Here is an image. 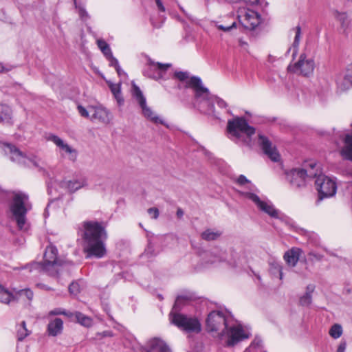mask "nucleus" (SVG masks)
Returning a JSON list of instances; mask_svg holds the SVG:
<instances>
[{
    "label": "nucleus",
    "mask_w": 352,
    "mask_h": 352,
    "mask_svg": "<svg viewBox=\"0 0 352 352\" xmlns=\"http://www.w3.org/2000/svg\"><path fill=\"white\" fill-rule=\"evenodd\" d=\"M206 325L210 331H221V338L227 346H234L249 337L240 324L230 326L219 311H213L208 314Z\"/></svg>",
    "instance_id": "1"
},
{
    "label": "nucleus",
    "mask_w": 352,
    "mask_h": 352,
    "mask_svg": "<svg viewBox=\"0 0 352 352\" xmlns=\"http://www.w3.org/2000/svg\"><path fill=\"white\" fill-rule=\"evenodd\" d=\"M82 226L84 251L87 254V258L104 257L107 254L105 241L107 239L105 226L98 221H86Z\"/></svg>",
    "instance_id": "2"
},
{
    "label": "nucleus",
    "mask_w": 352,
    "mask_h": 352,
    "mask_svg": "<svg viewBox=\"0 0 352 352\" xmlns=\"http://www.w3.org/2000/svg\"><path fill=\"white\" fill-rule=\"evenodd\" d=\"M189 300L190 298L187 296L177 297L173 310L170 313V320L171 323L187 332L198 333L201 331V324L197 318L176 313L183 305L186 304Z\"/></svg>",
    "instance_id": "3"
},
{
    "label": "nucleus",
    "mask_w": 352,
    "mask_h": 352,
    "mask_svg": "<svg viewBox=\"0 0 352 352\" xmlns=\"http://www.w3.org/2000/svg\"><path fill=\"white\" fill-rule=\"evenodd\" d=\"M187 86L194 91L195 106L204 113H213L214 111V106L212 104L213 95H211L208 89L203 85L201 78L197 76L191 77Z\"/></svg>",
    "instance_id": "4"
},
{
    "label": "nucleus",
    "mask_w": 352,
    "mask_h": 352,
    "mask_svg": "<svg viewBox=\"0 0 352 352\" xmlns=\"http://www.w3.org/2000/svg\"><path fill=\"white\" fill-rule=\"evenodd\" d=\"M227 131L230 138L236 143L252 145V136L255 134V129L250 126L244 118L236 117L229 120Z\"/></svg>",
    "instance_id": "5"
},
{
    "label": "nucleus",
    "mask_w": 352,
    "mask_h": 352,
    "mask_svg": "<svg viewBox=\"0 0 352 352\" xmlns=\"http://www.w3.org/2000/svg\"><path fill=\"white\" fill-rule=\"evenodd\" d=\"M32 208L29 202L28 196L23 192H15L10 204V210L12 212L17 226L20 230L25 228L26 223V213Z\"/></svg>",
    "instance_id": "6"
},
{
    "label": "nucleus",
    "mask_w": 352,
    "mask_h": 352,
    "mask_svg": "<svg viewBox=\"0 0 352 352\" xmlns=\"http://www.w3.org/2000/svg\"><path fill=\"white\" fill-rule=\"evenodd\" d=\"M316 166V163L311 162L305 168H294L287 173V179L294 187L304 186L307 179L317 176V170L314 169Z\"/></svg>",
    "instance_id": "7"
},
{
    "label": "nucleus",
    "mask_w": 352,
    "mask_h": 352,
    "mask_svg": "<svg viewBox=\"0 0 352 352\" xmlns=\"http://www.w3.org/2000/svg\"><path fill=\"white\" fill-rule=\"evenodd\" d=\"M58 250L56 247L49 245L46 248L44 254V261L43 263H34L25 267L30 268V272L32 269L40 270L47 272L51 275H54L58 272V266L60 264L57 262Z\"/></svg>",
    "instance_id": "8"
},
{
    "label": "nucleus",
    "mask_w": 352,
    "mask_h": 352,
    "mask_svg": "<svg viewBox=\"0 0 352 352\" xmlns=\"http://www.w3.org/2000/svg\"><path fill=\"white\" fill-rule=\"evenodd\" d=\"M317 170V176L315 184L316 189L318 191V201H320L324 198H328L335 195L336 192V184L331 178L324 175L319 174Z\"/></svg>",
    "instance_id": "9"
},
{
    "label": "nucleus",
    "mask_w": 352,
    "mask_h": 352,
    "mask_svg": "<svg viewBox=\"0 0 352 352\" xmlns=\"http://www.w3.org/2000/svg\"><path fill=\"white\" fill-rule=\"evenodd\" d=\"M2 148L3 149L5 154L10 156V159L16 163L19 164H23L25 166H30L31 164L35 167H38V161L35 157L32 158L28 157L21 151H20L15 146L3 143L2 144Z\"/></svg>",
    "instance_id": "10"
},
{
    "label": "nucleus",
    "mask_w": 352,
    "mask_h": 352,
    "mask_svg": "<svg viewBox=\"0 0 352 352\" xmlns=\"http://www.w3.org/2000/svg\"><path fill=\"white\" fill-rule=\"evenodd\" d=\"M132 93L133 96L135 97L139 105L140 106L144 117L154 123H160L163 125H166L164 120L156 116L151 110V109L146 105L145 97L144 96L139 87L135 84L133 85Z\"/></svg>",
    "instance_id": "11"
},
{
    "label": "nucleus",
    "mask_w": 352,
    "mask_h": 352,
    "mask_svg": "<svg viewBox=\"0 0 352 352\" xmlns=\"http://www.w3.org/2000/svg\"><path fill=\"white\" fill-rule=\"evenodd\" d=\"M46 139L48 141L52 142L58 148V151L61 157H67L72 162L76 160L78 156L77 151L63 139L52 133H50Z\"/></svg>",
    "instance_id": "12"
},
{
    "label": "nucleus",
    "mask_w": 352,
    "mask_h": 352,
    "mask_svg": "<svg viewBox=\"0 0 352 352\" xmlns=\"http://www.w3.org/2000/svg\"><path fill=\"white\" fill-rule=\"evenodd\" d=\"M171 66L170 64H162L148 60L146 67L144 70V75L156 80L168 78L166 71Z\"/></svg>",
    "instance_id": "13"
},
{
    "label": "nucleus",
    "mask_w": 352,
    "mask_h": 352,
    "mask_svg": "<svg viewBox=\"0 0 352 352\" xmlns=\"http://www.w3.org/2000/svg\"><path fill=\"white\" fill-rule=\"evenodd\" d=\"M241 194L244 197L254 202L260 210L272 217H278V211L274 208V206L270 202L262 201L258 195L252 192H243Z\"/></svg>",
    "instance_id": "14"
},
{
    "label": "nucleus",
    "mask_w": 352,
    "mask_h": 352,
    "mask_svg": "<svg viewBox=\"0 0 352 352\" xmlns=\"http://www.w3.org/2000/svg\"><path fill=\"white\" fill-rule=\"evenodd\" d=\"M239 18L244 28L249 30H254L261 23L260 14L250 9L241 10Z\"/></svg>",
    "instance_id": "15"
},
{
    "label": "nucleus",
    "mask_w": 352,
    "mask_h": 352,
    "mask_svg": "<svg viewBox=\"0 0 352 352\" xmlns=\"http://www.w3.org/2000/svg\"><path fill=\"white\" fill-rule=\"evenodd\" d=\"M90 120L103 124H109L113 120V115L109 110L102 105L90 106Z\"/></svg>",
    "instance_id": "16"
},
{
    "label": "nucleus",
    "mask_w": 352,
    "mask_h": 352,
    "mask_svg": "<svg viewBox=\"0 0 352 352\" xmlns=\"http://www.w3.org/2000/svg\"><path fill=\"white\" fill-rule=\"evenodd\" d=\"M258 143L263 153L273 162H278L280 156L275 146L263 135H258Z\"/></svg>",
    "instance_id": "17"
},
{
    "label": "nucleus",
    "mask_w": 352,
    "mask_h": 352,
    "mask_svg": "<svg viewBox=\"0 0 352 352\" xmlns=\"http://www.w3.org/2000/svg\"><path fill=\"white\" fill-rule=\"evenodd\" d=\"M314 61L312 58H307L305 54H301L299 60L294 65V70L305 76H309L314 70Z\"/></svg>",
    "instance_id": "18"
},
{
    "label": "nucleus",
    "mask_w": 352,
    "mask_h": 352,
    "mask_svg": "<svg viewBox=\"0 0 352 352\" xmlns=\"http://www.w3.org/2000/svg\"><path fill=\"white\" fill-rule=\"evenodd\" d=\"M340 146V155L346 160L352 162V133L344 135Z\"/></svg>",
    "instance_id": "19"
},
{
    "label": "nucleus",
    "mask_w": 352,
    "mask_h": 352,
    "mask_svg": "<svg viewBox=\"0 0 352 352\" xmlns=\"http://www.w3.org/2000/svg\"><path fill=\"white\" fill-rule=\"evenodd\" d=\"M146 351L171 352V350L164 340L158 338H153L147 342Z\"/></svg>",
    "instance_id": "20"
},
{
    "label": "nucleus",
    "mask_w": 352,
    "mask_h": 352,
    "mask_svg": "<svg viewBox=\"0 0 352 352\" xmlns=\"http://www.w3.org/2000/svg\"><path fill=\"white\" fill-rule=\"evenodd\" d=\"M226 258L225 252L221 250L214 249L206 252L202 255V259L206 264H213L223 261Z\"/></svg>",
    "instance_id": "21"
},
{
    "label": "nucleus",
    "mask_w": 352,
    "mask_h": 352,
    "mask_svg": "<svg viewBox=\"0 0 352 352\" xmlns=\"http://www.w3.org/2000/svg\"><path fill=\"white\" fill-rule=\"evenodd\" d=\"M302 253V250L298 248H292L287 251L283 256L286 263L290 267H295Z\"/></svg>",
    "instance_id": "22"
},
{
    "label": "nucleus",
    "mask_w": 352,
    "mask_h": 352,
    "mask_svg": "<svg viewBox=\"0 0 352 352\" xmlns=\"http://www.w3.org/2000/svg\"><path fill=\"white\" fill-rule=\"evenodd\" d=\"M334 18L340 23V29L344 35H348L351 26V21L346 12L334 10L333 12Z\"/></svg>",
    "instance_id": "23"
},
{
    "label": "nucleus",
    "mask_w": 352,
    "mask_h": 352,
    "mask_svg": "<svg viewBox=\"0 0 352 352\" xmlns=\"http://www.w3.org/2000/svg\"><path fill=\"white\" fill-rule=\"evenodd\" d=\"M63 329V322L60 318H56L50 321L47 331L49 336H56L60 334Z\"/></svg>",
    "instance_id": "24"
},
{
    "label": "nucleus",
    "mask_w": 352,
    "mask_h": 352,
    "mask_svg": "<svg viewBox=\"0 0 352 352\" xmlns=\"http://www.w3.org/2000/svg\"><path fill=\"white\" fill-rule=\"evenodd\" d=\"M14 292L15 300H22L29 303L33 298V292L28 288L20 290L14 289Z\"/></svg>",
    "instance_id": "25"
},
{
    "label": "nucleus",
    "mask_w": 352,
    "mask_h": 352,
    "mask_svg": "<svg viewBox=\"0 0 352 352\" xmlns=\"http://www.w3.org/2000/svg\"><path fill=\"white\" fill-rule=\"evenodd\" d=\"M61 186L67 189L69 192H74L82 187L86 186L85 180H74V181H63L61 182Z\"/></svg>",
    "instance_id": "26"
},
{
    "label": "nucleus",
    "mask_w": 352,
    "mask_h": 352,
    "mask_svg": "<svg viewBox=\"0 0 352 352\" xmlns=\"http://www.w3.org/2000/svg\"><path fill=\"white\" fill-rule=\"evenodd\" d=\"M14 300V293H11L8 289L0 284V302L4 304H9Z\"/></svg>",
    "instance_id": "27"
},
{
    "label": "nucleus",
    "mask_w": 352,
    "mask_h": 352,
    "mask_svg": "<svg viewBox=\"0 0 352 352\" xmlns=\"http://www.w3.org/2000/svg\"><path fill=\"white\" fill-rule=\"evenodd\" d=\"M12 110L9 106L0 104V122H8L11 119Z\"/></svg>",
    "instance_id": "28"
},
{
    "label": "nucleus",
    "mask_w": 352,
    "mask_h": 352,
    "mask_svg": "<svg viewBox=\"0 0 352 352\" xmlns=\"http://www.w3.org/2000/svg\"><path fill=\"white\" fill-rule=\"evenodd\" d=\"M73 318L74 317L76 320V321L80 323L81 325L89 327L92 325L93 321L92 319L88 316H85L80 312H75L73 313Z\"/></svg>",
    "instance_id": "29"
},
{
    "label": "nucleus",
    "mask_w": 352,
    "mask_h": 352,
    "mask_svg": "<svg viewBox=\"0 0 352 352\" xmlns=\"http://www.w3.org/2000/svg\"><path fill=\"white\" fill-rule=\"evenodd\" d=\"M110 89L113 94L118 104L120 106L124 103V99L121 94V89L120 84H111L110 85Z\"/></svg>",
    "instance_id": "30"
},
{
    "label": "nucleus",
    "mask_w": 352,
    "mask_h": 352,
    "mask_svg": "<svg viewBox=\"0 0 352 352\" xmlns=\"http://www.w3.org/2000/svg\"><path fill=\"white\" fill-rule=\"evenodd\" d=\"M221 233L219 231H214L211 229H207L201 233V237L206 241L216 240L221 236Z\"/></svg>",
    "instance_id": "31"
},
{
    "label": "nucleus",
    "mask_w": 352,
    "mask_h": 352,
    "mask_svg": "<svg viewBox=\"0 0 352 352\" xmlns=\"http://www.w3.org/2000/svg\"><path fill=\"white\" fill-rule=\"evenodd\" d=\"M245 352H263L261 339L256 338Z\"/></svg>",
    "instance_id": "32"
},
{
    "label": "nucleus",
    "mask_w": 352,
    "mask_h": 352,
    "mask_svg": "<svg viewBox=\"0 0 352 352\" xmlns=\"http://www.w3.org/2000/svg\"><path fill=\"white\" fill-rule=\"evenodd\" d=\"M30 334V331L26 328V324L25 321H23L17 328V338L18 340L22 341Z\"/></svg>",
    "instance_id": "33"
},
{
    "label": "nucleus",
    "mask_w": 352,
    "mask_h": 352,
    "mask_svg": "<svg viewBox=\"0 0 352 352\" xmlns=\"http://www.w3.org/2000/svg\"><path fill=\"white\" fill-rule=\"evenodd\" d=\"M342 327L339 324H334L329 329L330 336L334 339L339 338L342 335Z\"/></svg>",
    "instance_id": "34"
},
{
    "label": "nucleus",
    "mask_w": 352,
    "mask_h": 352,
    "mask_svg": "<svg viewBox=\"0 0 352 352\" xmlns=\"http://www.w3.org/2000/svg\"><path fill=\"white\" fill-rule=\"evenodd\" d=\"M344 82L342 84H340L338 82V87L341 90H346L349 88L350 86H352V72H349L344 77Z\"/></svg>",
    "instance_id": "35"
},
{
    "label": "nucleus",
    "mask_w": 352,
    "mask_h": 352,
    "mask_svg": "<svg viewBox=\"0 0 352 352\" xmlns=\"http://www.w3.org/2000/svg\"><path fill=\"white\" fill-rule=\"evenodd\" d=\"M97 44L98 47L105 56H108L109 55H111V54H112L109 45L104 41L98 40Z\"/></svg>",
    "instance_id": "36"
},
{
    "label": "nucleus",
    "mask_w": 352,
    "mask_h": 352,
    "mask_svg": "<svg viewBox=\"0 0 352 352\" xmlns=\"http://www.w3.org/2000/svg\"><path fill=\"white\" fill-rule=\"evenodd\" d=\"M56 315H65L68 318H72L74 314L72 312L66 311L65 309L61 308H56L51 310L49 312V316H56Z\"/></svg>",
    "instance_id": "37"
},
{
    "label": "nucleus",
    "mask_w": 352,
    "mask_h": 352,
    "mask_svg": "<svg viewBox=\"0 0 352 352\" xmlns=\"http://www.w3.org/2000/svg\"><path fill=\"white\" fill-rule=\"evenodd\" d=\"M77 109H78V113H80V115L82 117L90 119V116H91L90 106L89 107L88 109H86L82 105H78Z\"/></svg>",
    "instance_id": "38"
},
{
    "label": "nucleus",
    "mask_w": 352,
    "mask_h": 352,
    "mask_svg": "<svg viewBox=\"0 0 352 352\" xmlns=\"http://www.w3.org/2000/svg\"><path fill=\"white\" fill-rule=\"evenodd\" d=\"M308 256L311 262L320 261L323 258V255L314 252H309Z\"/></svg>",
    "instance_id": "39"
},
{
    "label": "nucleus",
    "mask_w": 352,
    "mask_h": 352,
    "mask_svg": "<svg viewBox=\"0 0 352 352\" xmlns=\"http://www.w3.org/2000/svg\"><path fill=\"white\" fill-rule=\"evenodd\" d=\"M300 302L303 306H308L311 303V295L309 293H305L304 296L300 298Z\"/></svg>",
    "instance_id": "40"
},
{
    "label": "nucleus",
    "mask_w": 352,
    "mask_h": 352,
    "mask_svg": "<svg viewBox=\"0 0 352 352\" xmlns=\"http://www.w3.org/2000/svg\"><path fill=\"white\" fill-rule=\"evenodd\" d=\"M214 102H216L217 104L220 108H226L227 107V103L226 102V101H224L223 99H221L216 96H213V99H212V104L213 105H214Z\"/></svg>",
    "instance_id": "41"
},
{
    "label": "nucleus",
    "mask_w": 352,
    "mask_h": 352,
    "mask_svg": "<svg viewBox=\"0 0 352 352\" xmlns=\"http://www.w3.org/2000/svg\"><path fill=\"white\" fill-rule=\"evenodd\" d=\"M107 58L110 61L111 66L114 67L116 70L120 69V65H119L118 60L115 57L113 56L112 54H111V55H109L108 56H107Z\"/></svg>",
    "instance_id": "42"
},
{
    "label": "nucleus",
    "mask_w": 352,
    "mask_h": 352,
    "mask_svg": "<svg viewBox=\"0 0 352 352\" xmlns=\"http://www.w3.org/2000/svg\"><path fill=\"white\" fill-rule=\"evenodd\" d=\"M300 34H301V28L300 26H297L295 29V38L294 41V45L298 46L300 42Z\"/></svg>",
    "instance_id": "43"
},
{
    "label": "nucleus",
    "mask_w": 352,
    "mask_h": 352,
    "mask_svg": "<svg viewBox=\"0 0 352 352\" xmlns=\"http://www.w3.org/2000/svg\"><path fill=\"white\" fill-rule=\"evenodd\" d=\"M174 76L181 81L186 80L188 77V73L184 72H177L174 74Z\"/></svg>",
    "instance_id": "44"
},
{
    "label": "nucleus",
    "mask_w": 352,
    "mask_h": 352,
    "mask_svg": "<svg viewBox=\"0 0 352 352\" xmlns=\"http://www.w3.org/2000/svg\"><path fill=\"white\" fill-rule=\"evenodd\" d=\"M69 291L72 294H76L79 292V285L76 283H72L69 286Z\"/></svg>",
    "instance_id": "45"
},
{
    "label": "nucleus",
    "mask_w": 352,
    "mask_h": 352,
    "mask_svg": "<svg viewBox=\"0 0 352 352\" xmlns=\"http://www.w3.org/2000/svg\"><path fill=\"white\" fill-rule=\"evenodd\" d=\"M76 8L78 9L79 16L82 19L85 20L89 17L88 14L84 8L77 7L76 6Z\"/></svg>",
    "instance_id": "46"
},
{
    "label": "nucleus",
    "mask_w": 352,
    "mask_h": 352,
    "mask_svg": "<svg viewBox=\"0 0 352 352\" xmlns=\"http://www.w3.org/2000/svg\"><path fill=\"white\" fill-rule=\"evenodd\" d=\"M272 268L279 272L280 279H282L283 278V272H282L283 267H282V266L279 263L274 262V263H272Z\"/></svg>",
    "instance_id": "47"
},
{
    "label": "nucleus",
    "mask_w": 352,
    "mask_h": 352,
    "mask_svg": "<svg viewBox=\"0 0 352 352\" xmlns=\"http://www.w3.org/2000/svg\"><path fill=\"white\" fill-rule=\"evenodd\" d=\"M148 213L152 216V218L156 219L159 217V210L157 208H150L148 209Z\"/></svg>",
    "instance_id": "48"
},
{
    "label": "nucleus",
    "mask_w": 352,
    "mask_h": 352,
    "mask_svg": "<svg viewBox=\"0 0 352 352\" xmlns=\"http://www.w3.org/2000/svg\"><path fill=\"white\" fill-rule=\"evenodd\" d=\"M144 254L148 257L155 255L154 248L151 243L148 244L146 249L145 250Z\"/></svg>",
    "instance_id": "49"
},
{
    "label": "nucleus",
    "mask_w": 352,
    "mask_h": 352,
    "mask_svg": "<svg viewBox=\"0 0 352 352\" xmlns=\"http://www.w3.org/2000/svg\"><path fill=\"white\" fill-rule=\"evenodd\" d=\"M56 201H51L50 203L48 204L46 209H45V216L46 217V215H49V211L50 210L52 209V208H54L55 206H56Z\"/></svg>",
    "instance_id": "50"
},
{
    "label": "nucleus",
    "mask_w": 352,
    "mask_h": 352,
    "mask_svg": "<svg viewBox=\"0 0 352 352\" xmlns=\"http://www.w3.org/2000/svg\"><path fill=\"white\" fill-rule=\"evenodd\" d=\"M249 182V180L243 175H241L237 179V183L239 185H244L245 184Z\"/></svg>",
    "instance_id": "51"
},
{
    "label": "nucleus",
    "mask_w": 352,
    "mask_h": 352,
    "mask_svg": "<svg viewBox=\"0 0 352 352\" xmlns=\"http://www.w3.org/2000/svg\"><path fill=\"white\" fill-rule=\"evenodd\" d=\"M346 347V343L342 341L340 343L336 352H344Z\"/></svg>",
    "instance_id": "52"
},
{
    "label": "nucleus",
    "mask_w": 352,
    "mask_h": 352,
    "mask_svg": "<svg viewBox=\"0 0 352 352\" xmlns=\"http://www.w3.org/2000/svg\"><path fill=\"white\" fill-rule=\"evenodd\" d=\"M234 26V23H233L231 26H228V27H226V26H223L222 25H217V28L221 30H223L224 32H228L229 30H230Z\"/></svg>",
    "instance_id": "53"
},
{
    "label": "nucleus",
    "mask_w": 352,
    "mask_h": 352,
    "mask_svg": "<svg viewBox=\"0 0 352 352\" xmlns=\"http://www.w3.org/2000/svg\"><path fill=\"white\" fill-rule=\"evenodd\" d=\"M307 236L313 241L316 242L318 239V236L314 232H307Z\"/></svg>",
    "instance_id": "54"
},
{
    "label": "nucleus",
    "mask_w": 352,
    "mask_h": 352,
    "mask_svg": "<svg viewBox=\"0 0 352 352\" xmlns=\"http://www.w3.org/2000/svg\"><path fill=\"white\" fill-rule=\"evenodd\" d=\"M11 70L10 67H6L3 63H0V73L8 72Z\"/></svg>",
    "instance_id": "55"
},
{
    "label": "nucleus",
    "mask_w": 352,
    "mask_h": 352,
    "mask_svg": "<svg viewBox=\"0 0 352 352\" xmlns=\"http://www.w3.org/2000/svg\"><path fill=\"white\" fill-rule=\"evenodd\" d=\"M155 1L156 2L158 9L162 12H164L165 8H164V5L162 4V2L161 1V0H155Z\"/></svg>",
    "instance_id": "56"
},
{
    "label": "nucleus",
    "mask_w": 352,
    "mask_h": 352,
    "mask_svg": "<svg viewBox=\"0 0 352 352\" xmlns=\"http://www.w3.org/2000/svg\"><path fill=\"white\" fill-rule=\"evenodd\" d=\"M314 289H315V286L314 285H309L307 287V289H306V292L305 293H309V295H311L312 293L314 292Z\"/></svg>",
    "instance_id": "57"
},
{
    "label": "nucleus",
    "mask_w": 352,
    "mask_h": 352,
    "mask_svg": "<svg viewBox=\"0 0 352 352\" xmlns=\"http://www.w3.org/2000/svg\"><path fill=\"white\" fill-rule=\"evenodd\" d=\"M240 46L244 50H247L248 43L242 40H239Z\"/></svg>",
    "instance_id": "58"
},
{
    "label": "nucleus",
    "mask_w": 352,
    "mask_h": 352,
    "mask_svg": "<svg viewBox=\"0 0 352 352\" xmlns=\"http://www.w3.org/2000/svg\"><path fill=\"white\" fill-rule=\"evenodd\" d=\"M184 215V211L181 208H178L177 210V216L178 218H182Z\"/></svg>",
    "instance_id": "59"
},
{
    "label": "nucleus",
    "mask_w": 352,
    "mask_h": 352,
    "mask_svg": "<svg viewBox=\"0 0 352 352\" xmlns=\"http://www.w3.org/2000/svg\"><path fill=\"white\" fill-rule=\"evenodd\" d=\"M245 2L251 4V5H256L258 3L259 0H244Z\"/></svg>",
    "instance_id": "60"
},
{
    "label": "nucleus",
    "mask_w": 352,
    "mask_h": 352,
    "mask_svg": "<svg viewBox=\"0 0 352 352\" xmlns=\"http://www.w3.org/2000/svg\"><path fill=\"white\" fill-rule=\"evenodd\" d=\"M116 72H117V73H118V74L119 76H121L122 74L126 75L125 72L124 71H122L120 67V69L119 70H116Z\"/></svg>",
    "instance_id": "61"
},
{
    "label": "nucleus",
    "mask_w": 352,
    "mask_h": 352,
    "mask_svg": "<svg viewBox=\"0 0 352 352\" xmlns=\"http://www.w3.org/2000/svg\"><path fill=\"white\" fill-rule=\"evenodd\" d=\"M256 278L258 280H261V278L259 275H256Z\"/></svg>",
    "instance_id": "62"
},
{
    "label": "nucleus",
    "mask_w": 352,
    "mask_h": 352,
    "mask_svg": "<svg viewBox=\"0 0 352 352\" xmlns=\"http://www.w3.org/2000/svg\"><path fill=\"white\" fill-rule=\"evenodd\" d=\"M107 335H109V333H107H107H104V336H107Z\"/></svg>",
    "instance_id": "63"
},
{
    "label": "nucleus",
    "mask_w": 352,
    "mask_h": 352,
    "mask_svg": "<svg viewBox=\"0 0 352 352\" xmlns=\"http://www.w3.org/2000/svg\"><path fill=\"white\" fill-rule=\"evenodd\" d=\"M74 3H76V0H74Z\"/></svg>",
    "instance_id": "64"
}]
</instances>
